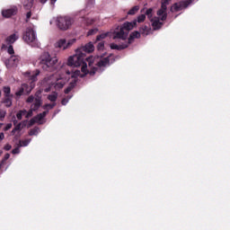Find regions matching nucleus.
Masks as SVG:
<instances>
[{
    "label": "nucleus",
    "mask_w": 230,
    "mask_h": 230,
    "mask_svg": "<svg viewBox=\"0 0 230 230\" xmlns=\"http://www.w3.org/2000/svg\"><path fill=\"white\" fill-rule=\"evenodd\" d=\"M76 43V39H61L56 43V48H59L60 49H69L74 44Z\"/></svg>",
    "instance_id": "9"
},
{
    "label": "nucleus",
    "mask_w": 230,
    "mask_h": 230,
    "mask_svg": "<svg viewBox=\"0 0 230 230\" xmlns=\"http://www.w3.org/2000/svg\"><path fill=\"white\" fill-rule=\"evenodd\" d=\"M39 132H40V129L39 128H34L30 130L29 135L31 136H38Z\"/></svg>",
    "instance_id": "29"
},
{
    "label": "nucleus",
    "mask_w": 230,
    "mask_h": 230,
    "mask_svg": "<svg viewBox=\"0 0 230 230\" xmlns=\"http://www.w3.org/2000/svg\"><path fill=\"white\" fill-rule=\"evenodd\" d=\"M22 116H26V110H21L17 112L16 118L17 119H22Z\"/></svg>",
    "instance_id": "27"
},
{
    "label": "nucleus",
    "mask_w": 230,
    "mask_h": 230,
    "mask_svg": "<svg viewBox=\"0 0 230 230\" xmlns=\"http://www.w3.org/2000/svg\"><path fill=\"white\" fill-rule=\"evenodd\" d=\"M4 93L5 97L10 96V93H11L10 86L4 87Z\"/></svg>",
    "instance_id": "36"
},
{
    "label": "nucleus",
    "mask_w": 230,
    "mask_h": 230,
    "mask_svg": "<svg viewBox=\"0 0 230 230\" xmlns=\"http://www.w3.org/2000/svg\"><path fill=\"white\" fill-rule=\"evenodd\" d=\"M17 14V7H11L9 9H5L2 11L3 17H5V19H10L13 15Z\"/></svg>",
    "instance_id": "13"
},
{
    "label": "nucleus",
    "mask_w": 230,
    "mask_h": 230,
    "mask_svg": "<svg viewBox=\"0 0 230 230\" xmlns=\"http://www.w3.org/2000/svg\"><path fill=\"white\" fill-rule=\"evenodd\" d=\"M75 84H76V79H74V83L71 82L69 86L65 90V94H69L71 91H73V88L75 87Z\"/></svg>",
    "instance_id": "22"
},
{
    "label": "nucleus",
    "mask_w": 230,
    "mask_h": 230,
    "mask_svg": "<svg viewBox=\"0 0 230 230\" xmlns=\"http://www.w3.org/2000/svg\"><path fill=\"white\" fill-rule=\"evenodd\" d=\"M28 124V120H23L20 123H18L16 126H15V130H22V128L23 127H26V125Z\"/></svg>",
    "instance_id": "24"
},
{
    "label": "nucleus",
    "mask_w": 230,
    "mask_h": 230,
    "mask_svg": "<svg viewBox=\"0 0 230 230\" xmlns=\"http://www.w3.org/2000/svg\"><path fill=\"white\" fill-rule=\"evenodd\" d=\"M136 24H137V20L131 22H125L120 27L115 29L113 31V40H116V39H120V40H127V37H128L130 30H134V26H136Z\"/></svg>",
    "instance_id": "3"
},
{
    "label": "nucleus",
    "mask_w": 230,
    "mask_h": 230,
    "mask_svg": "<svg viewBox=\"0 0 230 230\" xmlns=\"http://www.w3.org/2000/svg\"><path fill=\"white\" fill-rule=\"evenodd\" d=\"M55 23L61 31H67L75 24V19L71 16H58Z\"/></svg>",
    "instance_id": "7"
},
{
    "label": "nucleus",
    "mask_w": 230,
    "mask_h": 230,
    "mask_svg": "<svg viewBox=\"0 0 230 230\" xmlns=\"http://www.w3.org/2000/svg\"><path fill=\"white\" fill-rule=\"evenodd\" d=\"M17 132V129H15V128L12 130V135L13 136L15 133Z\"/></svg>",
    "instance_id": "50"
},
{
    "label": "nucleus",
    "mask_w": 230,
    "mask_h": 230,
    "mask_svg": "<svg viewBox=\"0 0 230 230\" xmlns=\"http://www.w3.org/2000/svg\"><path fill=\"white\" fill-rule=\"evenodd\" d=\"M37 64L43 71H55L57 64H58V58L51 57L49 52H43L38 58Z\"/></svg>",
    "instance_id": "2"
},
{
    "label": "nucleus",
    "mask_w": 230,
    "mask_h": 230,
    "mask_svg": "<svg viewBox=\"0 0 230 230\" xmlns=\"http://www.w3.org/2000/svg\"><path fill=\"white\" fill-rule=\"evenodd\" d=\"M53 86V84H49L48 88H45L44 92L45 93H49V91H51V87Z\"/></svg>",
    "instance_id": "47"
},
{
    "label": "nucleus",
    "mask_w": 230,
    "mask_h": 230,
    "mask_svg": "<svg viewBox=\"0 0 230 230\" xmlns=\"http://www.w3.org/2000/svg\"><path fill=\"white\" fill-rule=\"evenodd\" d=\"M35 123H37V120L35 119V117H33L30 121H29V126L30 127H33V125H35Z\"/></svg>",
    "instance_id": "40"
},
{
    "label": "nucleus",
    "mask_w": 230,
    "mask_h": 230,
    "mask_svg": "<svg viewBox=\"0 0 230 230\" xmlns=\"http://www.w3.org/2000/svg\"><path fill=\"white\" fill-rule=\"evenodd\" d=\"M19 40V33L14 32L9 36H7L4 40L5 45L3 44L2 48H5L6 46H12V44H15V41Z\"/></svg>",
    "instance_id": "11"
},
{
    "label": "nucleus",
    "mask_w": 230,
    "mask_h": 230,
    "mask_svg": "<svg viewBox=\"0 0 230 230\" xmlns=\"http://www.w3.org/2000/svg\"><path fill=\"white\" fill-rule=\"evenodd\" d=\"M23 40L31 48H39L40 43L37 40V32L33 28H27L25 32L23 33Z\"/></svg>",
    "instance_id": "8"
},
{
    "label": "nucleus",
    "mask_w": 230,
    "mask_h": 230,
    "mask_svg": "<svg viewBox=\"0 0 230 230\" xmlns=\"http://www.w3.org/2000/svg\"><path fill=\"white\" fill-rule=\"evenodd\" d=\"M4 118H6V111L0 110V121H4Z\"/></svg>",
    "instance_id": "32"
},
{
    "label": "nucleus",
    "mask_w": 230,
    "mask_h": 230,
    "mask_svg": "<svg viewBox=\"0 0 230 230\" xmlns=\"http://www.w3.org/2000/svg\"><path fill=\"white\" fill-rule=\"evenodd\" d=\"M57 106V103L56 102H54V103H52V104H45L44 106H43V109H44V111H48V109H53L54 107H56Z\"/></svg>",
    "instance_id": "35"
},
{
    "label": "nucleus",
    "mask_w": 230,
    "mask_h": 230,
    "mask_svg": "<svg viewBox=\"0 0 230 230\" xmlns=\"http://www.w3.org/2000/svg\"><path fill=\"white\" fill-rule=\"evenodd\" d=\"M2 93H1V90H0V96H1Z\"/></svg>",
    "instance_id": "53"
},
{
    "label": "nucleus",
    "mask_w": 230,
    "mask_h": 230,
    "mask_svg": "<svg viewBox=\"0 0 230 230\" xmlns=\"http://www.w3.org/2000/svg\"><path fill=\"white\" fill-rule=\"evenodd\" d=\"M105 48V43L103 42H99L97 45V49L99 51H102Z\"/></svg>",
    "instance_id": "39"
},
{
    "label": "nucleus",
    "mask_w": 230,
    "mask_h": 230,
    "mask_svg": "<svg viewBox=\"0 0 230 230\" xmlns=\"http://www.w3.org/2000/svg\"><path fill=\"white\" fill-rule=\"evenodd\" d=\"M112 62H114V59H112L111 55L103 58L102 56H101V59L98 61V58H96L85 57V53L82 52V50H79L78 49L75 55L68 58L67 64L71 67H80V66H82V73L94 76V75H96V71H98V67H105L112 64Z\"/></svg>",
    "instance_id": "1"
},
{
    "label": "nucleus",
    "mask_w": 230,
    "mask_h": 230,
    "mask_svg": "<svg viewBox=\"0 0 230 230\" xmlns=\"http://www.w3.org/2000/svg\"><path fill=\"white\" fill-rule=\"evenodd\" d=\"M31 139H25V140H20L19 141V146H28L30 145Z\"/></svg>",
    "instance_id": "30"
},
{
    "label": "nucleus",
    "mask_w": 230,
    "mask_h": 230,
    "mask_svg": "<svg viewBox=\"0 0 230 230\" xmlns=\"http://www.w3.org/2000/svg\"><path fill=\"white\" fill-rule=\"evenodd\" d=\"M31 89H33L32 86H29L28 84H26V87L24 88L25 94H30L31 93Z\"/></svg>",
    "instance_id": "38"
},
{
    "label": "nucleus",
    "mask_w": 230,
    "mask_h": 230,
    "mask_svg": "<svg viewBox=\"0 0 230 230\" xmlns=\"http://www.w3.org/2000/svg\"><path fill=\"white\" fill-rule=\"evenodd\" d=\"M13 125H16L17 126V120H13Z\"/></svg>",
    "instance_id": "51"
},
{
    "label": "nucleus",
    "mask_w": 230,
    "mask_h": 230,
    "mask_svg": "<svg viewBox=\"0 0 230 230\" xmlns=\"http://www.w3.org/2000/svg\"><path fill=\"white\" fill-rule=\"evenodd\" d=\"M66 75H71L72 78H76V76H80L81 78H84V76L87 74L84 73V75H82V72H80V70H75L72 73L69 71H66Z\"/></svg>",
    "instance_id": "19"
},
{
    "label": "nucleus",
    "mask_w": 230,
    "mask_h": 230,
    "mask_svg": "<svg viewBox=\"0 0 230 230\" xmlns=\"http://www.w3.org/2000/svg\"><path fill=\"white\" fill-rule=\"evenodd\" d=\"M141 13H146V14H140L137 17V22H143L147 16V19L152 22V26L154 30H159L161 26H163V22L159 21L158 17H154V8H144L141 10Z\"/></svg>",
    "instance_id": "4"
},
{
    "label": "nucleus",
    "mask_w": 230,
    "mask_h": 230,
    "mask_svg": "<svg viewBox=\"0 0 230 230\" xmlns=\"http://www.w3.org/2000/svg\"><path fill=\"white\" fill-rule=\"evenodd\" d=\"M24 89H26V84H22L19 91L15 93L16 96H22V94H26Z\"/></svg>",
    "instance_id": "23"
},
{
    "label": "nucleus",
    "mask_w": 230,
    "mask_h": 230,
    "mask_svg": "<svg viewBox=\"0 0 230 230\" xmlns=\"http://www.w3.org/2000/svg\"><path fill=\"white\" fill-rule=\"evenodd\" d=\"M182 8H186V5H184L182 3L174 4L171 7V11L172 12H181V10H182Z\"/></svg>",
    "instance_id": "18"
},
{
    "label": "nucleus",
    "mask_w": 230,
    "mask_h": 230,
    "mask_svg": "<svg viewBox=\"0 0 230 230\" xmlns=\"http://www.w3.org/2000/svg\"><path fill=\"white\" fill-rule=\"evenodd\" d=\"M140 33H142V35H148V27L143 26L140 28Z\"/></svg>",
    "instance_id": "34"
},
{
    "label": "nucleus",
    "mask_w": 230,
    "mask_h": 230,
    "mask_svg": "<svg viewBox=\"0 0 230 230\" xmlns=\"http://www.w3.org/2000/svg\"><path fill=\"white\" fill-rule=\"evenodd\" d=\"M137 12H139V5H135L128 12V15H136Z\"/></svg>",
    "instance_id": "21"
},
{
    "label": "nucleus",
    "mask_w": 230,
    "mask_h": 230,
    "mask_svg": "<svg viewBox=\"0 0 230 230\" xmlns=\"http://www.w3.org/2000/svg\"><path fill=\"white\" fill-rule=\"evenodd\" d=\"M40 75V71L36 70V72L29 76L31 82H37V75Z\"/></svg>",
    "instance_id": "26"
},
{
    "label": "nucleus",
    "mask_w": 230,
    "mask_h": 230,
    "mask_svg": "<svg viewBox=\"0 0 230 230\" xmlns=\"http://www.w3.org/2000/svg\"><path fill=\"white\" fill-rule=\"evenodd\" d=\"M139 37H141V33H139V31H134L129 35L128 40V42H126V44H128V46H130V44H132V42H134V39H139Z\"/></svg>",
    "instance_id": "16"
},
{
    "label": "nucleus",
    "mask_w": 230,
    "mask_h": 230,
    "mask_svg": "<svg viewBox=\"0 0 230 230\" xmlns=\"http://www.w3.org/2000/svg\"><path fill=\"white\" fill-rule=\"evenodd\" d=\"M21 60L19 56L13 55L9 59L5 61L6 67H13V66H17Z\"/></svg>",
    "instance_id": "12"
},
{
    "label": "nucleus",
    "mask_w": 230,
    "mask_h": 230,
    "mask_svg": "<svg viewBox=\"0 0 230 230\" xmlns=\"http://www.w3.org/2000/svg\"><path fill=\"white\" fill-rule=\"evenodd\" d=\"M4 150H6V151L12 150V146L10 144L5 145Z\"/></svg>",
    "instance_id": "48"
},
{
    "label": "nucleus",
    "mask_w": 230,
    "mask_h": 230,
    "mask_svg": "<svg viewBox=\"0 0 230 230\" xmlns=\"http://www.w3.org/2000/svg\"><path fill=\"white\" fill-rule=\"evenodd\" d=\"M172 0H162L161 9L157 11V15L161 21H166V17H168L166 10L168 8V4H170Z\"/></svg>",
    "instance_id": "10"
},
{
    "label": "nucleus",
    "mask_w": 230,
    "mask_h": 230,
    "mask_svg": "<svg viewBox=\"0 0 230 230\" xmlns=\"http://www.w3.org/2000/svg\"><path fill=\"white\" fill-rule=\"evenodd\" d=\"M57 98H58V93L56 92L48 95V100H49V102H57Z\"/></svg>",
    "instance_id": "25"
},
{
    "label": "nucleus",
    "mask_w": 230,
    "mask_h": 230,
    "mask_svg": "<svg viewBox=\"0 0 230 230\" xmlns=\"http://www.w3.org/2000/svg\"><path fill=\"white\" fill-rule=\"evenodd\" d=\"M109 35H111V32L102 33L101 35L97 36L96 40H103V39L109 37Z\"/></svg>",
    "instance_id": "31"
},
{
    "label": "nucleus",
    "mask_w": 230,
    "mask_h": 230,
    "mask_svg": "<svg viewBox=\"0 0 230 230\" xmlns=\"http://www.w3.org/2000/svg\"><path fill=\"white\" fill-rule=\"evenodd\" d=\"M4 103L5 104V107H12V97H5V99L4 100Z\"/></svg>",
    "instance_id": "28"
},
{
    "label": "nucleus",
    "mask_w": 230,
    "mask_h": 230,
    "mask_svg": "<svg viewBox=\"0 0 230 230\" xmlns=\"http://www.w3.org/2000/svg\"><path fill=\"white\" fill-rule=\"evenodd\" d=\"M8 159H10V154H5L4 159L0 163V168L3 167V164H4V163H6V161H8Z\"/></svg>",
    "instance_id": "33"
},
{
    "label": "nucleus",
    "mask_w": 230,
    "mask_h": 230,
    "mask_svg": "<svg viewBox=\"0 0 230 230\" xmlns=\"http://www.w3.org/2000/svg\"><path fill=\"white\" fill-rule=\"evenodd\" d=\"M48 0H40V2L41 3V4H45V3H47ZM51 1V4H55V3H57V0H50Z\"/></svg>",
    "instance_id": "44"
},
{
    "label": "nucleus",
    "mask_w": 230,
    "mask_h": 230,
    "mask_svg": "<svg viewBox=\"0 0 230 230\" xmlns=\"http://www.w3.org/2000/svg\"><path fill=\"white\" fill-rule=\"evenodd\" d=\"M19 148H21V146H19V145H18V146L16 148L13 149L12 154H13V155L20 154L21 150Z\"/></svg>",
    "instance_id": "43"
},
{
    "label": "nucleus",
    "mask_w": 230,
    "mask_h": 230,
    "mask_svg": "<svg viewBox=\"0 0 230 230\" xmlns=\"http://www.w3.org/2000/svg\"><path fill=\"white\" fill-rule=\"evenodd\" d=\"M10 128H12V123L6 124V126L4 128V130L6 132L7 130H10Z\"/></svg>",
    "instance_id": "45"
},
{
    "label": "nucleus",
    "mask_w": 230,
    "mask_h": 230,
    "mask_svg": "<svg viewBox=\"0 0 230 230\" xmlns=\"http://www.w3.org/2000/svg\"><path fill=\"white\" fill-rule=\"evenodd\" d=\"M44 82L48 84V85H53L56 90L62 89L69 82V79L58 75H52L45 77Z\"/></svg>",
    "instance_id": "6"
},
{
    "label": "nucleus",
    "mask_w": 230,
    "mask_h": 230,
    "mask_svg": "<svg viewBox=\"0 0 230 230\" xmlns=\"http://www.w3.org/2000/svg\"><path fill=\"white\" fill-rule=\"evenodd\" d=\"M31 17V11H29L26 13V22H28V21H30V18Z\"/></svg>",
    "instance_id": "46"
},
{
    "label": "nucleus",
    "mask_w": 230,
    "mask_h": 230,
    "mask_svg": "<svg viewBox=\"0 0 230 230\" xmlns=\"http://www.w3.org/2000/svg\"><path fill=\"white\" fill-rule=\"evenodd\" d=\"M26 102L32 103L31 110L29 111H26L25 118L28 119L31 118V116H33V111H39L40 105H42V97L40 96V92H37L34 96L30 95L27 98Z\"/></svg>",
    "instance_id": "5"
},
{
    "label": "nucleus",
    "mask_w": 230,
    "mask_h": 230,
    "mask_svg": "<svg viewBox=\"0 0 230 230\" xmlns=\"http://www.w3.org/2000/svg\"><path fill=\"white\" fill-rule=\"evenodd\" d=\"M79 51H82V53H93L94 51V45H93L91 42L87 43L85 46L79 49Z\"/></svg>",
    "instance_id": "14"
},
{
    "label": "nucleus",
    "mask_w": 230,
    "mask_h": 230,
    "mask_svg": "<svg viewBox=\"0 0 230 230\" xmlns=\"http://www.w3.org/2000/svg\"><path fill=\"white\" fill-rule=\"evenodd\" d=\"M33 1L34 0H27L23 3L25 10H31V8L33 7Z\"/></svg>",
    "instance_id": "20"
},
{
    "label": "nucleus",
    "mask_w": 230,
    "mask_h": 230,
    "mask_svg": "<svg viewBox=\"0 0 230 230\" xmlns=\"http://www.w3.org/2000/svg\"><path fill=\"white\" fill-rule=\"evenodd\" d=\"M128 46V43L125 42L120 45L111 43L110 48L111 49H117L118 51H121V49H127V47Z\"/></svg>",
    "instance_id": "15"
},
{
    "label": "nucleus",
    "mask_w": 230,
    "mask_h": 230,
    "mask_svg": "<svg viewBox=\"0 0 230 230\" xmlns=\"http://www.w3.org/2000/svg\"><path fill=\"white\" fill-rule=\"evenodd\" d=\"M48 111H43L42 113H40L38 114L36 117H34V119H36V122L39 124V125H42V123H44L42 121V119H44V118H46V116H48Z\"/></svg>",
    "instance_id": "17"
},
{
    "label": "nucleus",
    "mask_w": 230,
    "mask_h": 230,
    "mask_svg": "<svg viewBox=\"0 0 230 230\" xmlns=\"http://www.w3.org/2000/svg\"><path fill=\"white\" fill-rule=\"evenodd\" d=\"M4 139V133H0V141Z\"/></svg>",
    "instance_id": "49"
},
{
    "label": "nucleus",
    "mask_w": 230,
    "mask_h": 230,
    "mask_svg": "<svg viewBox=\"0 0 230 230\" xmlns=\"http://www.w3.org/2000/svg\"><path fill=\"white\" fill-rule=\"evenodd\" d=\"M98 32V29H92L88 31L87 35H94V33Z\"/></svg>",
    "instance_id": "42"
},
{
    "label": "nucleus",
    "mask_w": 230,
    "mask_h": 230,
    "mask_svg": "<svg viewBox=\"0 0 230 230\" xmlns=\"http://www.w3.org/2000/svg\"><path fill=\"white\" fill-rule=\"evenodd\" d=\"M9 47L7 48V53L9 55H13V53H15V50H13V46L12 45H8Z\"/></svg>",
    "instance_id": "37"
},
{
    "label": "nucleus",
    "mask_w": 230,
    "mask_h": 230,
    "mask_svg": "<svg viewBox=\"0 0 230 230\" xmlns=\"http://www.w3.org/2000/svg\"><path fill=\"white\" fill-rule=\"evenodd\" d=\"M3 127V123H0V128Z\"/></svg>",
    "instance_id": "52"
},
{
    "label": "nucleus",
    "mask_w": 230,
    "mask_h": 230,
    "mask_svg": "<svg viewBox=\"0 0 230 230\" xmlns=\"http://www.w3.org/2000/svg\"><path fill=\"white\" fill-rule=\"evenodd\" d=\"M71 98V96H68L67 98H64L61 101L62 105H67V103L69 102V99Z\"/></svg>",
    "instance_id": "41"
}]
</instances>
